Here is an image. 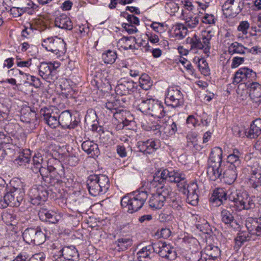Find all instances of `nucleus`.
<instances>
[{
  "label": "nucleus",
  "instance_id": "nucleus-54",
  "mask_svg": "<svg viewBox=\"0 0 261 261\" xmlns=\"http://www.w3.org/2000/svg\"><path fill=\"white\" fill-rule=\"evenodd\" d=\"M244 61L245 58L244 57H235L232 60L231 67L232 68H237L242 64Z\"/></svg>",
  "mask_w": 261,
  "mask_h": 261
},
{
  "label": "nucleus",
  "instance_id": "nucleus-1",
  "mask_svg": "<svg viewBox=\"0 0 261 261\" xmlns=\"http://www.w3.org/2000/svg\"><path fill=\"white\" fill-rule=\"evenodd\" d=\"M242 154L238 149H234L232 153L228 155L226 163H224L222 176V179L226 184L231 185L236 180L238 170L241 167Z\"/></svg>",
  "mask_w": 261,
  "mask_h": 261
},
{
  "label": "nucleus",
  "instance_id": "nucleus-26",
  "mask_svg": "<svg viewBox=\"0 0 261 261\" xmlns=\"http://www.w3.org/2000/svg\"><path fill=\"white\" fill-rule=\"evenodd\" d=\"M38 68L39 75L44 79H49L55 74L54 72V65L51 62H42Z\"/></svg>",
  "mask_w": 261,
  "mask_h": 261
},
{
  "label": "nucleus",
  "instance_id": "nucleus-48",
  "mask_svg": "<svg viewBox=\"0 0 261 261\" xmlns=\"http://www.w3.org/2000/svg\"><path fill=\"white\" fill-rule=\"evenodd\" d=\"M250 236L244 232H240L236 237L235 240L238 245H242L244 242L250 240Z\"/></svg>",
  "mask_w": 261,
  "mask_h": 261
},
{
  "label": "nucleus",
  "instance_id": "nucleus-20",
  "mask_svg": "<svg viewBox=\"0 0 261 261\" xmlns=\"http://www.w3.org/2000/svg\"><path fill=\"white\" fill-rule=\"evenodd\" d=\"M43 120L45 123L51 128H56L59 126L58 118L59 115L57 112H55L53 109H45L44 110L41 109Z\"/></svg>",
  "mask_w": 261,
  "mask_h": 261
},
{
  "label": "nucleus",
  "instance_id": "nucleus-59",
  "mask_svg": "<svg viewBox=\"0 0 261 261\" xmlns=\"http://www.w3.org/2000/svg\"><path fill=\"white\" fill-rule=\"evenodd\" d=\"M126 14L127 15L126 19H127V20L128 21L129 24H131L132 25H133V24H134L136 25L139 24V22H140L139 19L137 17L133 15L128 14L127 13H126Z\"/></svg>",
  "mask_w": 261,
  "mask_h": 261
},
{
  "label": "nucleus",
  "instance_id": "nucleus-47",
  "mask_svg": "<svg viewBox=\"0 0 261 261\" xmlns=\"http://www.w3.org/2000/svg\"><path fill=\"white\" fill-rule=\"evenodd\" d=\"M120 105L121 103L119 102L118 100L117 99L106 102V107L115 114L117 113V110Z\"/></svg>",
  "mask_w": 261,
  "mask_h": 261
},
{
  "label": "nucleus",
  "instance_id": "nucleus-25",
  "mask_svg": "<svg viewBox=\"0 0 261 261\" xmlns=\"http://www.w3.org/2000/svg\"><path fill=\"white\" fill-rule=\"evenodd\" d=\"M222 154L223 151L221 148L216 147L212 149L208 158V165H223Z\"/></svg>",
  "mask_w": 261,
  "mask_h": 261
},
{
  "label": "nucleus",
  "instance_id": "nucleus-37",
  "mask_svg": "<svg viewBox=\"0 0 261 261\" xmlns=\"http://www.w3.org/2000/svg\"><path fill=\"white\" fill-rule=\"evenodd\" d=\"M177 125L173 120H169L163 126V131L167 136L173 135L177 131Z\"/></svg>",
  "mask_w": 261,
  "mask_h": 261
},
{
  "label": "nucleus",
  "instance_id": "nucleus-2",
  "mask_svg": "<svg viewBox=\"0 0 261 261\" xmlns=\"http://www.w3.org/2000/svg\"><path fill=\"white\" fill-rule=\"evenodd\" d=\"M147 198L146 191H134L122 197L121 205L123 208H127L128 213L133 214L138 211L143 206Z\"/></svg>",
  "mask_w": 261,
  "mask_h": 261
},
{
  "label": "nucleus",
  "instance_id": "nucleus-19",
  "mask_svg": "<svg viewBox=\"0 0 261 261\" xmlns=\"http://www.w3.org/2000/svg\"><path fill=\"white\" fill-rule=\"evenodd\" d=\"M247 193L240 190H234L230 192L228 195L229 201L233 202V205H229L230 208L233 207L236 211H238L240 204L243 202V200L246 197Z\"/></svg>",
  "mask_w": 261,
  "mask_h": 261
},
{
  "label": "nucleus",
  "instance_id": "nucleus-50",
  "mask_svg": "<svg viewBox=\"0 0 261 261\" xmlns=\"http://www.w3.org/2000/svg\"><path fill=\"white\" fill-rule=\"evenodd\" d=\"M257 220H248L246 223V227L250 234H253L254 231L255 230V227L257 224Z\"/></svg>",
  "mask_w": 261,
  "mask_h": 261
},
{
  "label": "nucleus",
  "instance_id": "nucleus-39",
  "mask_svg": "<svg viewBox=\"0 0 261 261\" xmlns=\"http://www.w3.org/2000/svg\"><path fill=\"white\" fill-rule=\"evenodd\" d=\"M242 8L240 7L239 5L238 6V8L236 9L234 13H231L230 10H232V8L229 3L226 1L222 6V10L223 14L226 17H233L234 15L238 14L242 10Z\"/></svg>",
  "mask_w": 261,
  "mask_h": 261
},
{
  "label": "nucleus",
  "instance_id": "nucleus-58",
  "mask_svg": "<svg viewBox=\"0 0 261 261\" xmlns=\"http://www.w3.org/2000/svg\"><path fill=\"white\" fill-rule=\"evenodd\" d=\"M33 162L34 165L37 166H42V164L44 165L43 158L39 154H36L33 156Z\"/></svg>",
  "mask_w": 261,
  "mask_h": 261
},
{
  "label": "nucleus",
  "instance_id": "nucleus-53",
  "mask_svg": "<svg viewBox=\"0 0 261 261\" xmlns=\"http://www.w3.org/2000/svg\"><path fill=\"white\" fill-rule=\"evenodd\" d=\"M199 17L198 16L191 17L187 19L186 22L191 28H194L198 24Z\"/></svg>",
  "mask_w": 261,
  "mask_h": 261
},
{
  "label": "nucleus",
  "instance_id": "nucleus-51",
  "mask_svg": "<svg viewBox=\"0 0 261 261\" xmlns=\"http://www.w3.org/2000/svg\"><path fill=\"white\" fill-rule=\"evenodd\" d=\"M163 245H164V242H158L152 243L151 245H148L150 247L152 253L155 252L159 253Z\"/></svg>",
  "mask_w": 261,
  "mask_h": 261
},
{
  "label": "nucleus",
  "instance_id": "nucleus-36",
  "mask_svg": "<svg viewBox=\"0 0 261 261\" xmlns=\"http://www.w3.org/2000/svg\"><path fill=\"white\" fill-rule=\"evenodd\" d=\"M228 53L232 55L234 54L244 55L246 53V47L237 42L232 43L228 47Z\"/></svg>",
  "mask_w": 261,
  "mask_h": 261
},
{
  "label": "nucleus",
  "instance_id": "nucleus-23",
  "mask_svg": "<svg viewBox=\"0 0 261 261\" xmlns=\"http://www.w3.org/2000/svg\"><path fill=\"white\" fill-rule=\"evenodd\" d=\"M82 148L90 157H97L100 154L98 145L90 140H86L82 144Z\"/></svg>",
  "mask_w": 261,
  "mask_h": 261
},
{
  "label": "nucleus",
  "instance_id": "nucleus-60",
  "mask_svg": "<svg viewBox=\"0 0 261 261\" xmlns=\"http://www.w3.org/2000/svg\"><path fill=\"white\" fill-rule=\"evenodd\" d=\"M202 22L207 24H213L215 23L214 16L212 14H206L203 17Z\"/></svg>",
  "mask_w": 261,
  "mask_h": 261
},
{
  "label": "nucleus",
  "instance_id": "nucleus-62",
  "mask_svg": "<svg viewBox=\"0 0 261 261\" xmlns=\"http://www.w3.org/2000/svg\"><path fill=\"white\" fill-rule=\"evenodd\" d=\"M117 152L121 158H124L127 156V152L124 146L118 145L117 146Z\"/></svg>",
  "mask_w": 261,
  "mask_h": 261
},
{
  "label": "nucleus",
  "instance_id": "nucleus-5",
  "mask_svg": "<svg viewBox=\"0 0 261 261\" xmlns=\"http://www.w3.org/2000/svg\"><path fill=\"white\" fill-rule=\"evenodd\" d=\"M24 195L23 189L13 187L9 192H7L0 200V208H5L8 206L18 207L22 201Z\"/></svg>",
  "mask_w": 261,
  "mask_h": 261
},
{
  "label": "nucleus",
  "instance_id": "nucleus-40",
  "mask_svg": "<svg viewBox=\"0 0 261 261\" xmlns=\"http://www.w3.org/2000/svg\"><path fill=\"white\" fill-rule=\"evenodd\" d=\"M117 57L116 52L111 50H108L102 55V59L106 64H113L116 61Z\"/></svg>",
  "mask_w": 261,
  "mask_h": 261
},
{
  "label": "nucleus",
  "instance_id": "nucleus-28",
  "mask_svg": "<svg viewBox=\"0 0 261 261\" xmlns=\"http://www.w3.org/2000/svg\"><path fill=\"white\" fill-rule=\"evenodd\" d=\"M220 217L221 221L228 226L233 227V223H236L237 226L239 225L234 219L233 210L230 212L227 209L223 208L220 213Z\"/></svg>",
  "mask_w": 261,
  "mask_h": 261
},
{
  "label": "nucleus",
  "instance_id": "nucleus-21",
  "mask_svg": "<svg viewBox=\"0 0 261 261\" xmlns=\"http://www.w3.org/2000/svg\"><path fill=\"white\" fill-rule=\"evenodd\" d=\"M58 258L63 256L68 261H78L79 253L74 246H64L59 252Z\"/></svg>",
  "mask_w": 261,
  "mask_h": 261
},
{
  "label": "nucleus",
  "instance_id": "nucleus-44",
  "mask_svg": "<svg viewBox=\"0 0 261 261\" xmlns=\"http://www.w3.org/2000/svg\"><path fill=\"white\" fill-rule=\"evenodd\" d=\"M182 175L184 176V179H181L180 180L178 181H174L173 182L177 184V186L178 187V189L180 192H181L184 194H187L188 196V190H189L188 187L189 185L187 184L186 181L185 175L182 173Z\"/></svg>",
  "mask_w": 261,
  "mask_h": 261
},
{
  "label": "nucleus",
  "instance_id": "nucleus-9",
  "mask_svg": "<svg viewBox=\"0 0 261 261\" xmlns=\"http://www.w3.org/2000/svg\"><path fill=\"white\" fill-rule=\"evenodd\" d=\"M181 172L175 170L169 171L168 169L160 170L156 172L154 175L152 182H158V185H165L168 182H173L184 179Z\"/></svg>",
  "mask_w": 261,
  "mask_h": 261
},
{
  "label": "nucleus",
  "instance_id": "nucleus-46",
  "mask_svg": "<svg viewBox=\"0 0 261 261\" xmlns=\"http://www.w3.org/2000/svg\"><path fill=\"white\" fill-rule=\"evenodd\" d=\"M40 174L42 176L43 180L47 184H51V177H50L48 170L47 168L43 166L40 168Z\"/></svg>",
  "mask_w": 261,
  "mask_h": 261
},
{
  "label": "nucleus",
  "instance_id": "nucleus-45",
  "mask_svg": "<svg viewBox=\"0 0 261 261\" xmlns=\"http://www.w3.org/2000/svg\"><path fill=\"white\" fill-rule=\"evenodd\" d=\"M30 161V156L27 153L22 152L14 160L15 164L19 166L25 165Z\"/></svg>",
  "mask_w": 261,
  "mask_h": 261
},
{
  "label": "nucleus",
  "instance_id": "nucleus-30",
  "mask_svg": "<svg viewBox=\"0 0 261 261\" xmlns=\"http://www.w3.org/2000/svg\"><path fill=\"white\" fill-rule=\"evenodd\" d=\"M161 187L158 188L155 193L159 196L162 197L166 202L173 195H175V192L170 186L167 185H162Z\"/></svg>",
  "mask_w": 261,
  "mask_h": 261
},
{
  "label": "nucleus",
  "instance_id": "nucleus-32",
  "mask_svg": "<svg viewBox=\"0 0 261 261\" xmlns=\"http://www.w3.org/2000/svg\"><path fill=\"white\" fill-rule=\"evenodd\" d=\"M2 219L7 224L15 225L18 220L17 213L9 210L4 213L2 216Z\"/></svg>",
  "mask_w": 261,
  "mask_h": 261
},
{
  "label": "nucleus",
  "instance_id": "nucleus-63",
  "mask_svg": "<svg viewBox=\"0 0 261 261\" xmlns=\"http://www.w3.org/2000/svg\"><path fill=\"white\" fill-rule=\"evenodd\" d=\"M32 59H29L27 61H16V64L19 67H29L32 64Z\"/></svg>",
  "mask_w": 261,
  "mask_h": 261
},
{
  "label": "nucleus",
  "instance_id": "nucleus-57",
  "mask_svg": "<svg viewBox=\"0 0 261 261\" xmlns=\"http://www.w3.org/2000/svg\"><path fill=\"white\" fill-rule=\"evenodd\" d=\"M249 27V24L247 21H242L238 27V30L242 32L244 34H245L247 33Z\"/></svg>",
  "mask_w": 261,
  "mask_h": 261
},
{
  "label": "nucleus",
  "instance_id": "nucleus-41",
  "mask_svg": "<svg viewBox=\"0 0 261 261\" xmlns=\"http://www.w3.org/2000/svg\"><path fill=\"white\" fill-rule=\"evenodd\" d=\"M243 203L240 204L238 211H241L242 210H249L254 208L255 206L254 201L247 194L246 197L243 200Z\"/></svg>",
  "mask_w": 261,
  "mask_h": 261
},
{
  "label": "nucleus",
  "instance_id": "nucleus-49",
  "mask_svg": "<svg viewBox=\"0 0 261 261\" xmlns=\"http://www.w3.org/2000/svg\"><path fill=\"white\" fill-rule=\"evenodd\" d=\"M179 62L181 63V64L190 73H193L194 69H193L192 64L189 61L183 57H180L179 60Z\"/></svg>",
  "mask_w": 261,
  "mask_h": 261
},
{
  "label": "nucleus",
  "instance_id": "nucleus-56",
  "mask_svg": "<svg viewBox=\"0 0 261 261\" xmlns=\"http://www.w3.org/2000/svg\"><path fill=\"white\" fill-rule=\"evenodd\" d=\"M79 161V159L77 155L75 154H69L68 156V164L71 166H75Z\"/></svg>",
  "mask_w": 261,
  "mask_h": 261
},
{
  "label": "nucleus",
  "instance_id": "nucleus-55",
  "mask_svg": "<svg viewBox=\"0 0 261 261\" xmlns=\"http://www.w3.org/2000/svg\"><path fill=\"white\" fill-rule=\"evenodd\" d=\"M122 27L129 34H133L138 31L136 27L131 24L123 23L122 24Z\"/></svg>",
  "mask_w": 261,
  "mask_h": 261
},
{
  "label": "nucleus",
  "instance_id": "nucleus-52",
  "mask_svg": "<svg viewBox=\"0 0 261 261\" xmlns=\"http://www.w3.org/2000/svg\"><path fill=\"white\" fill-rule=\"evenodd\" d=\"M187 201L193 206H196L198 202V196L197 194H188Z\"/></svg>",
  "mask_w": 261,
  "mask_h": 261
},
{
  "label": "nucleus",
  "instance_id": "nucleus-33",
  "mask_svg": "<svg viewBox=\"0 0 261 261\" xmlns=\"http://www.w3.org/2000/svg\"><path fill=\"white\" fill-rule=\"evenodd\" d=\"M166 202L163 198L156 193L152 195L149 201V205L154 210L160 209Z\"/></svg>",
  "mask_w": 261,
  "mask_h": 261
},
{
  "label": "nucleus",
  "instance_id": "nucleus-6",
  "mask_svg": "<svg viewBox=\"0 0 261 261\" xmlns=\"http://www.w3.org/2000/svg\"><path fill=\"white\" fill-rule=\"evenodd\" d=\"M212 35L211 32L205 31L202 32L201 36L198 37L195 34L192 37H188L186 40L191 45V49H203L205 54L210 53V40Z\"/></svg>",
  "mask_w": 261,
  "mask_h": 261
},
{
  "label": "nucleus",
  "instance_id": "nucleus-61",
  "mask_svg": "<svg viewBox=\"0 0 261 261\" xmlns=\"http://www.w3.org/2000/svg\"><path fill=\"white\" fill-rule=\"evenodd\" d=\"M188 194H197L198 192V185L196 182H192L189 185Z\"/></svg>",
  "mask_w": 261,
  "mask_h": 261
},
{
  "label": "nucleus",
  "instance_id": "nucleus-29",
  "mask_svg": "<svg viewBox=\"0 0 261 261\" xmlns=\"http://www.w3.org/2000/svg\"><path fill=\"white\" fill-rule=\"evenodd\" d=\"M55 24L56 27L62 29L71 30L73 28L71 20L66 16L57 17L55 19Z\"/></svg>",
  "mask_w": 261,
  "mask_h": 261
},
{
  "label": "nucleus",
  "instance_id": "nucleus-27",
  "mask_svg": "<svg viewBox=\"0 0 261 261\" xmlns=\"http://www.w3.org/2000/svg\"><path fill=\"white\" fill-rule=\"evenodd\" d=\"M159 255L163 258L168 260H173L177 257V253L175 250L171 247L169 244L164 242V245H163L159 253Z\"/></svg>",
  "mask_w": 261,
  "mask_h": 261
},
{
  "label": "nucleus",
  "instance_id": "nucleus-3",
  "mask_svg": "<svg viewBox=\"0 0 261 261\" xmlns=\"http://www.w3.org/2000/svg\"><path fill=\"white\" fill-rule=\"evenodd\" d=\"M86 185L89 194L96 196L108 191L110 187L109 179L103 174H92L88 176Z\"/></svg>",
  "mask_w": 261,
  "mask_h": 261
},
{
  "label": "nucleus",
  "instance_id": "nucleus-10",
  "mask_svg": "<svg viewBox=\"0 0 261 261\" xmlns=\"http://www.w3.org/2000/svg\"><path fill=\"white\" fill-rule=\"evenodd\" d=\"M166 105L176 108L184 104L183 95L176 87H169L165 98Z\"/></svg>",
  "mask_w": 261,
  "mask_h": 261
},
{
  "label": "nucleus",
  "instance_id": "nucleus-31",
  "mask_svg": "<svg viewBox=\"0 0 261 261\" xmlns=\"http://www.w3.org/2000/svg\"><path fill=\"white\" fill-rule=\"evenodd\" d=\"M132 244V240L129 238H119L114 243V245H116L115 249L119 251L127 250Z\"/></svg>",
  "mask_w": 261,
  "mask_h": 261
},
{
  "label": "nucleus",
  "instance_id": "nucleus-7",
  "mask_svg": "<svg viewBox=\"0 0 261 261\" xmlns=\"http://www.w3.org/2000/svg\"><path fill=\"white\" fill-rule=\"evenodd\" d=\"M41 45L46 50L59 57L64 55L66 51V43L64 40L57 36L43 39Z\"/></svg>",
  "mask_w": 261,
  "mask_h": 261
},
{
  "label": "nucleus",
  "instance_id": "nucleus-4",
  "mask_svg": "<svg viewBox=\"0 0 261 261\" xmlns=\"http://www.w3.org/2000/svg\"><path fill=\"white\" fill-rule=\"evenodd\" d=\"M137 109L142 113L150 115L159 118L165 116L166 112L162 103L152 98L140 99L138 100Z\"/></svg>",
  "mask_w": 261,
  "mask_h": 261
},
{
  "label": "nucleus",
  "instance_id": "nucleus-14",
  "mask_svg": "<svg viewBox=\"0 0 261 261\" xmlns=\"http://www.w3.org/2000/svg\"><path fill=\"white\" fill-rule=\"evenodd\" d=\"M135 84L132 81L121 79L118 81L115 88L116 93L121 96L130 94L135 90Z\"/></svg>",
  "mask_w": 261,
  "mask_h": 261
},
{
  "label": "nucleus",
  "instance_id": "nucleus-24",
  "mask_svg": "<svg viewBox=\"0 0 261 261\" xmlns=\"http://www.w3.org/2000/svg\"><path fill=\"white\" fill-rule=\"evenodd\" d=\"M261 134V119L257 118L252 122L248 130L245 131V135L251 139L256 138Z\"/></svg>",
  "mask_w": 261,
  "mask_h": 261
},
{
  "label": "nucleus",
  "instance_id": "nucleus-17",
  "mask_svg": "<svg viewBox=\"0 0 261 261\" xmlns=\"http://www.w3.org/2000/svg\"><path fill=\"white\" fill-rule=\"evenodd\" d=\"M248 184L249 186L257 190H261V169L251 167L249 171Z\"/></svg>",
  "mask_w": 261,
  "mask_h": 261
},
{
  "label": "nucleus",
  "instance_id": "nucleus-11",
  "mask_svg": "<svg viewBox=\"0 0 261 261\" xmlns=\"http://www.w3.org/2000/svg\"><path fill=\"white\" fill-rule=\"evenodd\" d=\"M48 192L42 186H35L29 191V196L32 204L36 205L45 201L48 197Z\"/></svg>",
  "mask_w": 261,
  "mask_h": 261
},
{
  "label": "nucleus",
  "instance_id": "nucleus-42",
  "mask_svg": "<svg viewBox=\"0 0 261 261\" xmlns=\"http://www.w3.org/2000/svg\"><path fill=\"white\" fill-rule=\"evenodd\" d=\"M212 197L215 199H220L221 201L226 202L228 199L227 193L223 188H217L213 193Z\"/></svg>",
  "mask_w": 261,
  "mask_h": 261
},
{
  "label": "nucleus",
  "instance_id": "nucleus-12",
  "mask_svg": "<svg viewBox=\"0 0 261 261\" xmlns=\"http://www.w3.org/2000/svg\"><path fill=\"white\" fill-rule=\"evenodd\" d=\"M256 76V72L251 69L248 67L240 68L234 74L233 83L239 84L243 82L248 85L247 82H252L255 80Z\"/></svg>",
  "mask_w": 261,
  "mask_h": 261
},
{
  "label": "nucleus",
  "instance_id": "nucleus-13",
  "mask_svg": "<svg viewBox=\"0 0 261 261\" xmlns=\"http://www.w3.org/2000/svg\"><path fill=\"white\" fill-rule=\"evenodd\" d=\"M160 147L159 140L150 139L144 141H140L137 142V147L139 151L146 155L154 153Z\"/></svg>",
  "mask_w": 261,
  "mask_h": 261
},
{
  "label": "nucleus",
  "instance_id": "nucleus-64",
  "mask_svg": "<svg viewBox=\"0 0 261 261\" xmlns=\"http://www.w3.org/2000/svg\"><path fill=\"white\" fill-rule=\"evenodd\" d=\"M202 255L201 252H196L190 258L191 261H201Z\"/></svg>",
  "mask_w": 261,
  "mask_h": 261
},
{
  "label": "nucleus",
  "instance_id": "nucleus-8",
  "mask_svg": "<svg viewBox=\"0 0 261 261\" xmlns=\"http://www.w3.org/2000/svg\"><path fill=\"white\" fill-rule=\"evenodd\" d=\"M22 237L27 243L36 245L42 244L46 239V234L39 226L25 229L22 233Z\"/></svg>",
  "mask_w": 261,
  "mask_h": 261
},
{
  "label": "nucleus",
  "instance_id": "nucleus-34",
  "mask_svg": "<svg viewBox=\"0 0 261 261\" xmlns=\"http://www.w3.org/2000/svg\"><path fill=\"white\" fill-rule=\"evenodd\" d=\"M205 256L216 259L221 255V250L216 246L210 245L207 246L204 250Z\"/></svg>",
  "mask_w": 261,
  "mask_h": 261
},
{
  "label": "nucleus",
  "instance_id": "nucleus-18",
  "mask_svg": "<svg viewBox=\"0 0 261 261\" xmlns=\"http://www.w3.org/2000/svg\"><path fill=\"white\" fill-rule=\"evenodd\" d=\"M38 215L40 220L42 221L55 224L58 223L62 218L63 214L61 212H56L53 211L43 209L39 211Z\"/></svg>",
  "mask_w": 261,
  "mask_h": 261
},
{
  "label": "nucleus",
  "instance_id": "nucleus-22",
  "mask_svg": "<svg viewBox=\"0 0 261 261\" xmlns=\"http://www.w3.org/2000/svg\"><path fill=\"white\" fill-rule=\"evenodd\" d=\"M223 165H208L207 167V175L208 178L212 181L218 179H222Z\"/></svg>",
  "mask_w": 261,
  "mask_h": 261
},
{
  "label": "nucleus",
  "instance_id": "nucleus-43",
  "mask_svg": "<svg viewBox=\"0 0 261 261\" xmlns=\"http://www.w3.org/2000/svg\"><path fill=\"white\" fill-rule=\"evenodd\" d=\"M198 61V67L202 73L204 75H208L210 74V69L208 66V63L203 59L197 58Z\"/></svg>",
  "mask_w": 261,
  "mask_h": 261
},
{
  "label": "nucleus",
  "instance_id": "nucleus-16",
  "mask_svg": "<svg viewBox=\"0 0 261 261\" xmlns=\"http://www.w3.org/2000/svg\"><path fill=\"white\" fill-rule=\"evenodd\" d=\"M246 86L249 89V96L255 107L261 105V85L257 82H251Z\"/></svg>",
  "mask_w": 261,
  "mask_h": 261
},
{
  "label": "nucleus",
  "instance_id": "nucleus-15",
  "mask_svg": "<svg viewBox=\"0 0 261 261\" xmlns=\"http://www.w3.org/2000/svg\"><path fill=\"white\" fill-rule=\"evenodd\" d=\"M59 125H61L64 128L72 129L76 127L80 122V120H74L72 121V115L69 111H64L59 115L58 118Z\"/></svg>",
  "mask_w": 261,
  "mask_h": 261
},
{
  "label": "nucleus",
  "instance_id": "nucleus-35",
  "mask_svg": "<svg viewBox=\"0 0 261 261\" xmlns=\"http://www.w3.org/2000/svg\"><path fill=\"white\" fill-rule=\"evenodd\" d=\"M166 202L171 207L178 211L182 210V201L181 198L175 193V195H173Z\"/></svg>",
  "mask_w": 261,
  "mask_h": 261
},
{
  "label": "nucleus",
  "instance_id": "nucleus-38",
  "mask_svg": "<svg viewBox=\"0 0 261 261\" xmlns=\"http://www.w3.org/2000/svg\"><path fill=\"white\" fill-rule=\"evenodd\" d=\"M152 253L150 247L148 245L143 247L137 252V258L139 261H146L147 259H150Z\"/></svg>",
  "mask_w": 261,
  "mask_h": 261
}]
</instances>
